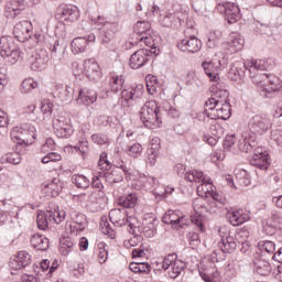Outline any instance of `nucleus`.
I'll list each match as a JSON object with an SVG mask.
<instances>
[{
    "instance_id": "obj_15",
    "label": "nucleus",
    "mask_w": 282,
    "mask_h": 282,
    "mask_svg": "<svg viewBox=\"0 0 282 282\" xmlns=\"http://www.w3.org/2000/svg\"><path fill=\"white\" fill-rule=\"evenodd\" d=\"M272 127V122L267 115H256L249 121L250 133H265Z\"/></svg>"
},
{
    "instance_id": "obj_54",
    "label": "nucleus",
    "mask_w": 282,
    "mask_h": 282,
    "mask_svg": "<svg viewBox=\"0 0 282 282\" xmlns=\"http://www.w3.org/2000/svg\"><path fill=\"white\" fill-rule=\"evenodd\" d=\"M63 156L58 152H46V155L42 158V164H50V162H61Z\"/></svg>"
},
{
    "instance_id": "obj_8",
    "label": "nucleus",
    "mask_w": 282,
    "mask_h": 282,
    "mask_svg": "<svg viewBox=\"0 0 282 282\" xmlns=\"http://www.w3.org/2000/svg\"><path fill=\"white\" fill-rule=\"evenodd\" d=\"M134 34L132 42L133 45H138V43H144L148 47H153L155 45L153 41V30L151 29V23L147 21H138L133 28Z\"/></svg>"
},
{
    "instance_id": "obj_63",
    "label": "nucleus",
    "mask_w": 282,
    "mask_h": 282,
    "mask_svg": "<svg viewBox=\"0 0 282 282\" xmlns=\"http://www.w3.org/2000/svg\"><path fill=\"white\" fill-rule=\"evenodd\" d=\"M205 282H219V271H214L212 274L199 273Z\"/></svg>"
},
{
    "instance_id": "obj_41",
    "label": "nucleus",
    "mask_w": 282,
    "mask_h": 282,
    "mask_svg": "<svg viewBox=\"0 0 282 282\" xmlns=\"http://www.w3.org/2000/svg\"><path fill=\"white\" fill-rule=\"evenodd\" d=\"M21 153H25V148H18L17 152L4 154L2 162H8V164H21Z\"/></svg>"
},
{
    "instance_id": "obj_55",
    "label": "nucleus",
    "mask_w": 282,
    "mask_h": 282,
    "mask_svg": "<svg viewBox=\"0 0 282 282\" xmlns=\"http://www.w3.org/2000/svg\"><path fill=\"white\" fill-rule=\"evenodd\" d=\"M109 258V252L107 251V245L105 242L98 243V259L99 263H105Z\"/></svg>"
},
{
    "instance_id": "obj_13",
    "label": "nucleus",
    "mask_w": 282,
    "mask_h": 282,
    "mask_svg": "<svg viewBox=\"0 0 282 282\" xmlns=\"http://www.w3.org/2000/svg\"><path fill=\"white\" fill-rule=\"evenodd\" d=\"M217 10L220 14H225V19L229 24L237 23L241 18L239 6L235 2L218 3Z\"/></svg>"
},
{
    "instance_id": "obj_21",
    "label": "nucleus",
    "mask_w": 282,
    "mask_h": 282,
    "mask_svg": "<svg viewBox=\"0 0 282 282\" xmlns=\"http://www.w3.org/2000/svg\"><path fill=\"white\" fill-rule=\"evenodd\" d=\"M196 191L199 197H213L215 202L219 200V194H217L213 180L209 176L203 178L202 184L197 186Z\"/></svg>"
},
{
    "instance_id": "obj_47",
    "label": "nucleus",
    "mask_w": 282,
    "mask_h": 282,
    "mask_svg": "<svg viewBox=\"0 0 282 282\" xmlns=\"http://www.w3.org/2000/svg\"><path fill=\"white\" fill-rule=\"evenodd\" d=\"M236 181L238 182V184H240V186H250L252 182L250 174L246 170H239L236 173Z\"/></svg>"
},
{
    "instance_id": "obj_57",
    "label": "nucleus",
    "mask_w": 282,
    "mask_h": 282,
    "mask_svg": "<svg viewBox=\"0 0 282 282\" xmlns=\"http://www.w3.org/2000/svg\"><path fill=\"white\" fill-rule=\"evenodd\" d=\"M77 145L80 148V154L85 158V155H87V152L89 151V142L87 141V137L84 134V132L78 139Z\"/></svg>"
},
{
    "instance_id": "obj_45",
    "label": "nucleus",
    "mask_w": 282,
    "mask_h": 282,
    "mask_svg": "<svg viewBox=\"0 0 282 282\" xmlns=\"http://www.w3.org/2000/svg\"><path fill=\"white\" fill-rule=\"evenodd\" d=\"M178 23L181 24L182 20L175 14L165 15L161 20V25H163V28H177Z\"/></svg>"
},
{
    "instance_id": "obj_33",
    "label": "nucleus",
    "mask_w": 282,
    "mask_h": 282,
    "mask_svg": "<svg viewBox=\"0 0 282 282\" xmlns=\"http://www.w3.org/2000/svg\"><path fill=\"white\" fill-rule=\"evenodd\" d=\"M31 246L35 250L45 251L50 248V239L41 234H34L31 236Z\"/></svg>"
},
{
    "instance_id": "obj_39",
    "label": "nucleus",
    "mask_w": 282,
    "mask_h": 282,
    "mask_svg": "<svg viewBox=\"0 0 282 282\" xmlns=\"http://www.w3.org/2000/svg\"><path fill=\"white\" fill-rule=\"evenodd\" d=\"M182 212L180 210H169L167 213L164 214L162 217L163 224H170L172 228H177V221H180V215Z\"/></svg>"
},
{
    "instance_id": "obj_29",
    "label": "nucleus",
    "mask_w": 282,
    "mask_h": 282,
    "mask_svg": "<svg viewBox=\"0 0 282 282\" xmlns=\"http://www.w3.org/2000/svg\"><path fill=\"white\" fill-rule=\"evenodd\" d=\"M227 219L231 226H241V224L250 221V214L243 212V209H238L235 212H229L227 214Z\"/></svg>"
},
{
    "instance_id": "obj_51",
    "label": "nucleus",
    "mask_w": 282,
    "mask_h": 282,
    "mask_svg": "<svg viewBox=\"0 0 282 282\" xmlns=\"http://www.w3.org/2000/svg\"><path fill=\"white\" fill-rule=\"evenodd\" d=\"M193 208L196 213L195 215H202V213L206 210V198L202 196L198 198H195L193 202Z\"/></svg>"
},
{
    "instance_id": "obj_17",
    "label": "nucleus",
    "mask_w": 282,
    "mask_h": 282,
    "mask_svg": "<svg viewBox=\"0 0 282 282\" xmlns=\"http://www.w3.org/2000/svg\"><path fill=\"white\" fill-rule=\"evenodd\" d=\"M246 40L238 32L229 34L228 40L223 44L226 54H237L240 50H243Z\"/></svg>"
},
{
    "instance_id": "obj_58",
    "label": "nucleus",
    "mask_w": 282,
    "mask_h": 282,
    "mask_svg": "<svg viewBox=\"0 0 282 282\" xmlns=\"http://www.w3.org/2000/svg\"><path fill=\"white\" fill-rule=\"evenodd\" d=\"M191 221L197 227L199 232H204V216H202V214L192 215Z\"/></svg>"
},
{
    "instance_id": "obj_40",
    "label": "nucleus",
    "mask_w": 282,
    "mask_h": 282,
    "mask_svg": "<svg viewBox=\"0 0 282 282\" xmlns=\"http://www.w3.org/2000/svg\"><path fill=\"white\" fill-rule=\"evenodd\" d=\"M202 67L210 80H219V73L217 72V67L213 61L203 62Z\"/></svg>"
},
{
    "instance_id": "obj_35",
    "label": "nucleus",
    "mask_w": 282,
    "mask_h": 282,
    "mask_svg": "<svg viewBox=\"0 0 282 282\" xmlns=\"http://www.w3.org/2000/svg\"><path fill=\"white\" fill-rule=\"evenodd\" d=\"M74 250H76V243L74 242V239L70 237L61 239L59 252L63 254V257H67L69 252H74Z\"/></svg>"
},
{
    "instance_id": "obj_56",
    "label": "nucleus",
    "mask_w": 282,
    "mask_h": 282,
    "mask_svg": "<svg viewBox=\"0 0 282 282\" xmlns=\"http://www.w3.org/2000/svg\"><path fill=\"white\" fill-rule=\"evenodd\" d=\"M15 257L24 268L32 263V256L28 251H20Z\"/></svg>"
},
{
    "instance_id": "obj_18",
    "label": "nucleus",
    "mask_w": 282,
    "mask_h": 282,
    "mask_svg": "<svg viewBox=\"0 0 282 282\" xmlns=\"http://www.w3.org/2000/svg\"><path fill=\"white\" fill-rule=\"evenodd\" d=\"M69 217L72 221L69 224L72 235H78V232H83V230H85L87 227V217L85 214H82L75 209H70Z\"/></svg>"
},
{
    "instance_id": "obj_9",
    "label": "nucleus",
    "mask_w": 282,
    "mask_h": 282,
    "mask_svg": "<svg viewBox=\"0 0 282 282\" xmlns=\"http://www.w3.org/2000/svg\"><path fill=\"white\" fill-rule=\"evenodd\" d=\"M162 270H167L170 279H177L184 272L186 264L182 260H177V254H167L162 262Z\"/></svg>"
},
{
    "instance_id": "obj_7",
    "label": "nucleus",
    "mask_w": 282,
    "mask_h": 282,
    "mask_svg": "<svg viewBox=\"0 0 282 282\" xmlns=\"http://www.w3.org/2000/svg\"><path fill=\"white\" fill-rule=\"evenodd\" d=\"M67 217V213L61 208L41 212L37 214L36 224L40 230H47L50 224H61Z\"/></svg>"
},
{
    "instance_id": "obj_42",
    "label": "nucleus",
    "mask_w": 282,
    "mask_h": 282,
    "mask_svg": "<svg viewBox=\"0 0 282 282\" xmlns=\"http://www.w3.org/2000/svg\"><path fill=\"white\" fill-rule=\"evenodd\" d=\"M109 85H110L111 91L117 94V91H120V89H122V85H124V77L122 75L112 73L110 75Z\"/></svg>"
},
{
    "instance_id": "obj_20",
    "label": "nucleus",
    "mask_w": 282,
    "mask_h": 282,
    "mask_svg": "<svg viewBox=\"0 0 282 282\" xmlns=\"http://www.w3.org/2000/svg\"><path fill=\"white\" fill-rule=\"evenodd\" d=\"M13 35L20 43H25L32 39V22L22 21L15 24Z\"/></svg>"
},
{
    "instance_id": "obj_53",
    "label": "nucleus",
    "mask_w": 282,
    "mask_h": 282,
    "mask_svg": "<svg viewBox=\"0 0 282 282\" xmlns=\"http://www.w3.org/2000/svg\"><path fill=\"white\" fill-rule=\"evenodd\" d=\"M145 83L149 94H154L158 91V77L153 75H148L145 77Z\"/></svg>"
},
{
    "instance_id": "obj_62",
    "label": "nucleus",
    "mask_w": 282,
    "mask_h": 282,
    "mask_svg": "<svg viewBox=\"0 0 282 282\" xmlns=\"http://www.w3.org/2000/svg\"><path fill=\"white\" fill-rule=\"evenodd\" d=\"M54 107V104L50 102V100L44 99L41 102V111L42 113H44V116H46V118H50V116H52V109Z\"/></svg>"
},
{
    "instance_id": "obj_14",
    "label": "nucleus",
    "mask_w": 282,
    "mask_h": 282,
    "mask_svg": "<svg viewBox=\"0 0 282 282\" xmlns=\"http://www.w3.org/2000/svg\"><path fill=\"white\" fill-rule=\"evenodd\" d=\"M249 162L252 166L260 169V171H268V167L270 166V158L265 148H256Z\"/></svg>"
},
{
    "instance_id": "obj_23",
    "label": "nucleus",
    "mask_w": 282,
    "mask_h": 282,
    "mask_svg": "<svg viewBox=\"0 0 282 282\" xmlns=\"http://www.w3.org/2000/svg\"><path fill=\"white\" fill-rule=\"evenodd\" d=\"M94 42H96V35L94 33L87 36L75 37L70 43L73 54H83V52L87 51V45Z\"/></svg>"
},
{
    "instance_id": "obj_60",
    "label": "nucleus",
    "mask_w": 282,
    "mask_h": 282,
    "mask_svg": "<svg viewBox=\"0 0 282 282\" xmlns=\"http://www.w3.org/2000/svg\"><path fill=\"white\" fill-rule=\"evenodd\" d=\"M91 141L95 144H98L99 147H102L104 144H109V138H107L106 134L102 133H95L91 135Z\"/></svg>"
},
{
    "instance_id": "obj_19",
    "label": "nucleus",
    "mask_w": 282,
    "mask_h": 282,
    "mask_svg": "<svg viewBox=\"0 0 282 282\" xmlns=\"http://www.w3.org/2000/svg\"><path fill=\"white\" fill-rule=\"evenodd\" d=\"M257 144V134L248 131L243 132L238 141L239 151L242 153H252L254 149L259 148Z\"/></svg>"
},
{
    "instance_id": "obj_5",
    "label": "nucleus",
    "mask_w": 282,
    "mask_h": 282,
    "mask_svg": "<svg viewBox=\"0 0 282 282\" xmlns=\"http://www.w3.org/2000/svg\"><path fill=\"white\" fill-rule=\"evenodd\" d=\"M21 50L12 36L0 37V56L10 65H14L22 56Z\"/></svg>"
},
{
    "instance_id": "obj_12",
    "label": "nucleus",
    "mask_w": 282,
    "mask_h": 282,
    "mask_svg": "<svg viewBox=\"0 0 282 282\" xmlns=\"http://www.w3.org/2000/svg\"><path fill=\"white\" fill-rule=\"evenodd\" d=\"M32 72H43L50 63V54L45 48H37L29 58Z\"/></svg>"
},
{
    "instance_id": "obj_28",
    "label": "nucleus",
    "mask_w": 282,
    "mask_h": 282,
    "mask_svg": "<svg viewBox=\"0 0 282 282\" xmlns=\"http://www.w3.org/2000/svg\"><path fill=\"white\" fill-rule=\"evenodd\" d=\"M144 96V87L142 85H138L135 87H129L128 89H123L121 91V99L124 102H132V100H140Z\"/></svg>"
},
{
    "instance_id": "obj_36",
    "label": "nucleus",
    "mask_w": 282,
    "mask_h": 282,
    "mask_svg": "<svg viewBox=\"0 0 282 282\" xmlns=\"http://www.w3.org/2000/svg\"><path fill=\"white\" fill-rule=\"evenodd\" d=\"M218 246L223 252H235L237 250V241L232 236L223 237Z\"/></svg>"
},
{
    "instance_id": "obj_25",
    "label": "nucleus",
    "mask_w": 282,
    "mask_h": 282,
    "mask_svg": "<svg viewBox=\"0 0 282 282\" xmlns=\"http://www.w3.org/2000/svg\"><path fill=\"white\" fill-rule=\"evenodd\" d=\"M21 10H25V0H9L4 7V17L15 19L21 14Z\"/></svg>"
},
{
    "instance_id": "obj_61",
    "label": "nucleus",
    "mask_w": 282,
    "mask_h": 282,
    "mask_svg": "<svg viewBox=\"0 0 282 282\" xmlns=\"http://www.w3.org/2000/svg\"><path fill=\"white\" fill-rule=\"evenodd\" d=\"M98 166L101 171H109V169H111V163L107 160V152L100 154Z\"/></svg>"
},
{
    "instance_id": "obj_22",
    "label": "nucleus",
    "mask_w": 282,
    "mask_h": 282,
    "mask_svg": "<svg viewBox=\"0 0 282 282\" xmlns=\"http://www.w3.org/2000/svg\"><path fill=\"white\" fill-rule=\"evenodd\" d=\"M155 48L152 50H147V48H141L137 52H134L131 56H130V67L131 69H140V67H144V65H147V62L149 61V52H152L153 54H155V51H153Z\"/></svg>"
},
{
    "instance_id": "obj_64",
    "label": "nucleus",
    "mask_w": 282,
    "mask_h": 282,
    "mask_svg": "<svg viewBox=\"0 0 282 282\" xmlns=\"http://www.w3.org/2000/svg\"><path fill=\"white\" fill-rule=\"evenodd\" d=\"M271 140L282 147V129H276L271 132Z\"/></svg>"
},
{
    "instance_id": "obj_26",
    "label": "nucleus",
    "mask_w": 282,
    "mask_h": 282,
    "mask_svg": "<svg viewBox=\"0 0 282 282\" xmlns=\"http://www.w3.org/2000/svg\"><path fill=\"white\" fill-rule=\"evenodd\" d=\"M213 85L210 87L212 97L209 99L214 100H227L228 99V90L226 89V83L221 82V79L212 80Z\"/></svg>"
},
{
    "instance_id": "obj_38",
    "label": "nucleus",
    "mask_w": 282,
    "mask_h": 282,
    "mask_svg": "<svg viewBox=\"0 0 282 282\" xmlns=\"http://www.w3.org/2000/svg\"><path fill=\"white\" fill-rule=\"evenodd\" d=\"M65 56V46L61 45V42L55 41L51 47V58L54 63H61Z\"/></svg>"
},
{
    "instance_id": "obj_31",
    "label": "nucleus",
    "mask_w": 282,
    "mask_h": 282,
    "mask_svg": "<svg viewBox=\"0 0 282 282\" xmlns=\"http://www.w3.org/2000/svg\"><path fill=\"white\" fill-rule=\"evenodd\" d=\"M54 98H58L62 102H69L74 96V88L67 85L56 86L53 91Z\"/></svg>"
},
{
    "instance_id": "obj_59",
    "label": "nucleus",
    "mask_w": 282,
    "mask_h": 282,
    "mask_svg": "<svg viewBox=\"0 0 282 282\" xmlns=\"http://www.w3.org/2000/svg\"><path fill=\"white\" fill-rule=\"evenodd\" d=\"M56 149V142L54 139L48 138L46 139L45 143H43L40 148L41 153H50V151H54Z\"/></svg>"
},
{
    "instance_id": "obj_46",
    "label": "nucleus",
    "mask_w": 282,
    "mask_h": 282,
    "mask_svg": "<svg viewBox=\"0 0 282 282\" xmlns=\"http://www.w3.org/2000/svg\"><path fill=\"white\" fill-rule=\"evenodd\" d=\"M72 182L73 184H75V186H77L78 188H89V178H87V176L85 175H80V174H74L72 176Z\"/></svg>"
},
{
    "instance_id": "obj_24",
    "label": "nucleus",
    "mask_w": 282,
    "mask_h": 282,
    "mask_svg": "<svg viewBox=\"0 0 282 282\" xmlns=\"http://www.w3.org/2000/svg\"><path fill=\"white\" fill-rule=\"evenodd\" d=\"M177 47L181 52H188L195 54L202 50V41L197 36H191L178 42Z\"/></svg>"
},
{
    "instance_id": "obj_3",
    "label": "nucleus",
    "mask_w": 282,
    "mask_h": 282,
    "mask_svg": "<svg viewBox=\"0 0 282 282\" xmlns=\"http://www.w3.org/2000/svg\"><path fill=\"white\" fill-rule=\"evenodd\" d=\"M206 115L210 120H228L232 116V108L228 99H208L205 101Z\"/></svg>"
},
{
    "instance_id": "obj_37",
    "label": "nucleus",
    "mask_w": 282,
    "mask_h": 282,
    "mask_svg": "<svg viewBox=\"0 0 282 282\" xmlns=\"http://www.w3.org/2000/svg\"><path fill=\"white\" fill-rule=\"evenodd\" d=\"M253 265L257 274H260L261 276H268V274L272 271L270 262L262 259H256L253 261Z\"/></svg>"
},
{
    "instance_id": "obj_11",
    "label": "nucleus",
    "mask_w": 282,
    "mask_h": 282,
    "mask_svg": "<svg viewBox=\"0 0 282 282\" xmlns=\"http://www.w3.org/2000/svg\"><path fill=\"white\" fill-rule=\"evenodd\" d=\"M78 17H80V11H78V8L67 4L59 6L55 13V19H57V21H62L64 25L78 21Z\"/></svg>"
},
{
    "instance_id": "obj_44",
    "label": "nucleus",
    "mask_w": 282,
    "mask_h": 282,
    "mask_svg": "<svg viewBox=\"0 0 282 282\" xmlns=\"http://www.w3.org/2000/svg\"><path fill=\"white\" fill-rule=\"evenodd\" d=\"M208 177V175H205L204 172L199 170H191L185 173V180L186 182H204V178Z\"/></svg>"
},
{
    "instance_id": "obj_2",
    "label": "nucleus",
    "mask_w": 282,
    "mask_h": 282,
    "mask_svg": "<svg viewBox=\"0 0 282 282\" xmlns=\"http://www.w3.org/2000/svg\"><path fill=\"white\" fill-rule=\"evenodd\" d=\"M169 113V110L158 107L155 100L147 101L140 110V119L147 129H159L162 127V115Z\"/></svg>"
},
{
    "instance_id": "obj_6",
    "label": "nucleus",
    "mask_w": 282,
    "mask_h": 282,
    "mask_svg": "<svg viewBox=\"0 0 282 282\" xmlns=\"http://www.w3.org/2000/svg\"><path fill=\"white\" fill-rule=\"evenodd\" d=\"M31 138H36V128L32 124H23V127H14L11 131V139L15 142V151L19 149H25L26 142H30Z\"/></svg>"
},
{
    "instance_id": "obj_27",
    "label": "nucleus",
    "mask_w": 282,
    "mask_h": 282,
    "mask_svg": "<svg viewBox=\"0 0 282 282\" xmlns=\"http://www.w3.org/2000/svg\"><path fill=\"white\" fill-rule=\"evenodd\" d=\"M98 100V94L94 89L83 88L78 93V97L76 99L77 105H84V107H89V105H94Z\"/></svg>"
},
{
    "instance_id": "obj_4",
    "label": "nucleus",
    "mask_w": 282,
    "mask_h": 282,
    "mask_svg": "<svg viewBox=\"0 0 282 282\" xmlns=\"http://www.w3.org/2000/svg\"><path fill=\"white\" fill-rule=\"evenodd\" d=\"M93 23L101 26L99 28V39L102 45H109L120 29L118 22L108 21L107 18L102 15L95 18Z\"/></svg>"
},
{
    "instance_id": "obj_50",
    "label": "nucleus",
    "mask_w": 282,
    "mask_h": 282,
    "mask_svg": "<svg viewBox=\"0 0 282 282\" xmlns=\"http://www.w3.org/2000/svg\"><path fill=\"white\" fill-rule=\"evenodd\" d=\"M139 182L143 188H148L149 191L158 185V180L153 176L142 175L139 177Z\"/></svg>"
},
{
    "instance_id": "obj_49",
    "label": "nucleus",
    "mask_w": 282,
    "mask_h": 282,
    "mask_svg": "<svg viewBox=\"0 0 282 282\" xmlns=\"http://www.w3.org/2000/svg\"><path fill=\"white\" fill-rule=\"evenodd\" d=\"M39 87V83L34 82L33 78H26L22 82L20 91L21 94H30L32 89H36Z\"/></svg>"
},
{
    "instance_id": "obj_32",
    "label": "nucleus",
    "mask_w": 282,
    "mask_h": 282,
    "mask_svg": "<svg viewBox=\"0 0 282 282\" xmlns=\"http://www.w3.org/2000/svg\"><path fill=\"white\" fill-rule=\"evenodd\" d=\"M159 155H160V139L154 138L152 139L151 147L148 151L147 163L150 164V166H155Z\"/></svg>"
},
{
    "instance_id": "obj_10",
    "label": "nucleus",
    "mask_w": 282,
    "mask_h": 282,
    "mask_svg": "<svg viewBox=\"0 0 282 282\" xmlns=\"http://www.w3.org/2000/svg\"><path fill=\"white\" fill-rule=\"evenodd\" d=\"M109 219L115 226H129V232L135 235V218L129 217L127 210L115 208L109 212Z\"/></svg>"
},
{
    "instance_id": "obj_1",
    "label": "nucleus",
    "mask_w": 282,
    "mask_h": 282,
    "mask_svg": "<svg viewBox=\"0 0 282 282\" xmlns=\"http://www.w3.org/2000/svg\"><path fill=\"white\" fill-rule=\"evenodd\" d=\"M246 69L250 74V78H256L254 83L261 87V96L270 98V94L279 91V78L270 74H260L270 69V59H248L243 64L231 66L228 76L230 80H241L246 76Z\"/></svg>"
},
{
    "instance_id": "obj_30",
    "label": "nucleus",
    "mask_w": 282,
    "mask_h": 282,
    "mask_svg": "<svg viewBox=\"0 0 282 282\" xmlns=\"http://www.w3.org/2000/svg\"><path fill=\"white\" fill-rule=\"evenodd\" d=\"M84 72L87 78L96 80V78L100 76V65H98V62L94 58L86 59L84 61Z\"/></svg>"
},
{
    "instance_id": "obj_43",
    "label": "nucleus",
    "mask_w": 282,
    "mask_h": 282,
    "mask_svg": "<svg viewBox=\"0 0 282 282\" xmlns=\"http://www.w3.org/2000/svg\"><path fill=\"white\" fill-rule=\"evenodd\" d=\"M44 188L45 191H51L52 197H57V195H61V191H63V182L58 178H53Z\"/></svg>"
},
{
    "instance_id": "obj_34",
    "label": "nucleus",
    "mask_w": 282,
    "mask_h": 282,
    "mask_svg": "<svg viewBox=\"0 0 282 282\" xmlns=\"http://www.w3.org/2000/svg\"><path fill=\"white\" fill-rule=\"evenodd\" d=\"M117 204L123 208H135V204H138V195L135 193H130L120 196Z\"/></svg>"
},
{
    "instance_id": "obj_48",
    "label": "nucleus",
    "mask_w": 282,
    "mask_h": 282,
    "mask_svg": "<svg viewBox=\"0 0 282 282\" xmlns=\"http://www.w3.org/2000/svg\"><path fill=\"white\" fill-rule=\"evenodd\" d=\"M258 248L262 254H274L276 250V246L270 240L259 242Z\"/></svg>"
},
{
    "instance_id": "obj_16",
    "label": "nucleus",
    "mask_w": 282,
    "mask_h": 282,
    "mask_svg": "<svg viewBox=\"0 0 282 282\" xmlns=\"http://www.w3.org/2000/svg\"><path fill=\"white\" fill-rule=\"evenodd\" d=\"M53 128L57 138H70V135L74 133V128L72 127L70 120L64 116L53 119Z\"/></svg>"
},
{
    "instance_id": "obj_52",
    "label": "nucleus",
    "mask_w": 282,
    "mask_h": 282,
    "mask_svg": "<svg viewBox=\"0 0 282 282\" xmlns=\"http://www.w3.org/2000/svg\"><path fill=\"white\" fill-rule=\"evenodd\" d=\"M142 144L140 143H133L132 145L128 147L127 153L129 158H140L142 155Z\"/></svg>"
}]
</instances>
